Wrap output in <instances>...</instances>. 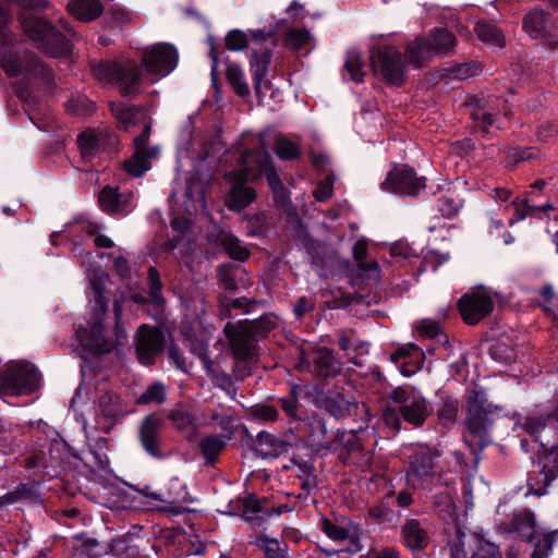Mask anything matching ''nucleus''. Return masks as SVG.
<instances>
[{"instance_id": "32", "label": "nucleus", "mask_w": 558, "mask_h": 558, "mask_svg": "<svg viewBox=\"0 0 558 558\" xmlns=\"http://www.w3.org/2000/svg\"><path fill=\"white\" fill-rule=\"evenodd\" d=\"M339 348L344 351L348 361L354 365H362L361 357L368 354L369 344L366 341L352 339L341 333L338 338Z\"/></svg>"}, {"instance_id": "3", "label": "nucleus", "mask_w": 558, "mask_h": 558, "mask_svg": "<svg viewBox=\"0 0 558 558\" xmlns=\"http://www.w3.org/2000/svg\"><path fill=\"white\" fill-rule=\"evenodd\" d=\"M111 112L117 119L119 126L124 131L129 132L137 125H143L142 133L133 141V155L123 161L125 172L138 178L151 168V159H155L159 154L158 146L147 147L151 125L147 121L146 111L119 102L111 105Z\"/></svg>"}, {"instance_id": "48", "label": "nucleus", "mask_w": 558, "mask_h": 558, "mask_svg": "<svg viewBox=\"0 0 558 558\" xmlns=\"http://www.w3.org/2000/svg\"><path fill=\"white\" fill-rule=\"evenodd\" d=\"M415 352L420 354L418 349L414 345H408L399 348L395 353L391 354V361L400 368L401 373L409 377L416 373V367H408L407 362H402L407 357L411 356V353Z\"/></svg>"}, {"instance_id": "41", "label": "nucleus", "mask_w": 558, "mask_h": 558, "mask_svg": "<svg viewBox=\"0 0 558 558\" xmlns=\"http://www.w3.org/2000/svg\"><path fill=\"white\" fill-rule=\"evenodd\" d=\"M219 245L234 260L244 262L250 255L247 248L232 234H221Z\"/></svg>"}, {"instance_id": "53", "label": "nucleus", "mask_w": 558, "mask_h": 558, "mask_svg": "<svg viewBox=\"0 0 558 558\" xmlns=\"http://www.w3.org/2000/svg\"><path fill=\"white\" fill-rule=\"evenodd\" d=\"M450 74L459 80H466L482 72V65L477 61H469L454 64L449 69Z\"/></svg>"}, {"instance_id": "14", "label": "nucleus", "mask_w": 558, "mask_h": 558, "mask_svg": "<svg viewBox=\"0 0 558 558\" xmlns=\"http://www.w3.org/2000/svg\"><path fill=\"white\" fill-rule=\"evenodd\" d=\"M466 105L471 108V119L478 128L487 132L494 128L497 116L501 111L505 116L508 114V112L501 108V101L499 98L493 95L481 94L472 96L468 100Z\"/></svg>"}, {"instance_id": "13", "label": "nucleus", "mask_w": 558, "mask_h": 558, "mask_svg": "<svg viewBox=\"0 0 558 558\" xmlns=\"http://www.w3.org/2000/svg\"><path fill=\"white\" fill-rule=\"evenodd\" d=\"M381 189L386 192L418 197L425 190V179L417 177L413 169L405 166L395 167L388 172Z\"/></svg>"}, {"instance_id": "8", "label": "nucleus", "mask_w": 558, "mask_h": 558, "mask_svg": "<svg viewBox=\"0 0 558 558\" xmlns=\"http://www.w3.org/2000/svg\"><path fill=\"white\" fill-rule=\"evenodd\" d=\"M40 386L38 369L27 362L9 364L0 375V395L19 396L31 393Z\"/></svg>"}, {"instance_id": "46", "label": "nucleus", "mask_w": 558, "mask_h": 558, "mask_svg": "<svg viewBox=\"0 0 558 558\" xmlns=\"http://www.w3.org/2000/svg\"><path fill=\"white\" fill-rule=\"evenodd\" d=\"M119 65L120 64L110 61L94 62L92 65V72L98 81L102 83H112L117 82Z\"/></svg>"}, {"instance_id": "54", "label": "nucleus", "mask_w": 558, "mask_h": 558, "mask_svg": "<svg viewBox=\"0 0 558 558\" xmlns=\"http://www.w3.org/2000/svg\"><path fill=\"white\" fill-rule=\"evenodd\" d=\"M320 529L332 541L343 542L350 538L347 527L338 525L329 519L325 518L320 521Z\"/></svg>"}, {"instance_id": "37", "label": "nucleus", "mask_w": 558, "mask_h": 558, "mask_svg": "<svg viewBox=\"0 0 558 558\" xmlns=\"http://www.w3.org/2000/svg\"><path fill=\"white\" fill-rule=\"evenodd\" d=\"M354 405L352 397L343 392L333 393L325 399L326 410L337 418L349 415Z\"/></svg>"}, {"instance_id": "7", "label": "nucleus", "mask_w": 558, "mask_h": 558, "mask_svg": "<svg viewBox=\"0 0 558 558\" xmlns=\"http://www.w3.org/2000/svg\"><path fill=\"white\" fill-rule=\"evenodd\" d=\"M22 29L36 47L53 58L65 57L71 45L65 37L48 21L35 15L23 14L20 17Z\"/></svg>"}, {"instance_id": "63", "label": "nucleus", "mask_w": 558, "mask_h": 558, "mask_svg": "<svg viewBox=\"0 0 558 558\" xmlns=\"http://www.w3.org/2000/svg\"><path fill=\"white\" fill-rule=\"evenodd\" d=\"M254 415L256 418L263 420L265 422L276 421L278 417V411L271 405H262L254 410Z\"/></svg>"}, {"instance_id": "23", "label": "nucleus", "mask_w": 558, "mask_h": 558, "mask_svg": "<svg viewBox=\"0 0 558 558\" xmlns=\"http://www.w3.org/2000/svg\"><path fill=\"white\" fill-rule=\"evenodd\" d=\"M341 371V363L336 360L333 352L327 348H317L314 351L313 375L326 379L336 376Z\"/></svg>"}, {"instance_id": "51", "label": "nucleus", "mask_w": 558, "mask_h": 558, "mask_svg": "<svg viewBox=\"0 0 558 558\" xmlns=\"http://www.w3.org/2000/svg\"><path fill=\"white\" fill-rule=\"evenodd\" d=\"M148 286H149V296L151 302L156 306H160L163 304L165 299L161 294L163 284L160 280L159 272L155 267H149L148 269Z\"/></svg>"}, {"instance_id": "62", "label": "nucleus", "mask_w": 558, "mask_h": 558, "mask_svg": "<svg viewBox=\"0 0 558 558\" xmlns=\"http://www.w3.org/2000/svg\"><path fill=\"white\" fill-rule=\"evenodd\" d=\"M366 558H401V556L395 547H383L369 549Z\"/></svg>"}, {"instance_id": "50", "label": "nucleus", "mask_w": 558, "mask_h": 558, "mask_svg": "<svg viewBox=\"0 0 558 558\" xmlns=\"http://www.w3.org/2000/svg\"><path fill=\"white\" fill-rule=\"evenodd\" d=\"M166 400V387L161 383H154L138 397V404L158 403Z\"/></svg>"}, {"instance_id": "34", "label": "nucleus", "mask_w": 558, "mask_h": 558, "mask_svg": "<svg viewBox=\"0 0 558 558\" xmlns=\"http://www.w3.org/2000/svg\"><path fill=\"white\" fill-rule=\"evenodd\" d=\"M168 418L179 432H191L194 434L199 425L197 416L181 404L170 410Z\"/></svg>"}, {"instance_id": "39", "label": "nucleus", "mask_w": 558, "mask_h": 558, "mask_svg": "<svg viewBox=\"0 0 558 558\" xmlns=\"http://www.w3.org/2000/svg\"><path fill=\"white\" fill-rule=\"evenodd\" d=\"M254 544L264 553L266 558H288L287 545L278 538L259 534L256 536Z\"/></svg>"}, {"instance_id": "52", "label": "nucleus", "mask_w": 558, "mask_h": 558, "mask_svg": "<svg viewBox=\"0 0 558 558\" xmlns=\"http://www.w3.org/2000/svg\"><path fill=\"white\" fill-rule=\"evenodd\" d=\"M312 37L307 29L292 28L287 32L284 37V44L287 47L299 50L305 47Z\"/></svg>"}, {"instance_id": "33", "label": "nucleus", "mask_w": 558, "mask_h": 558, "mask_svg": "<svg viewBox=\"0 0 558 558\" xmlns=\"http://www.w3.org/2000/svg\"><path fill=\"white\" fill-rule=\"evenodd\" d=\"M427 39L435 57L449 54L453 51L457 43L453 33L446 28H435Z\"/></svg>"}, {"instance_id": "40", "label": "nucleus", "mask_w": 558, "mask_h": 558, "mask_svg": "<svg viewBox=\"0 0 558 558\" xmlns=\"http://www.w3.org/2000/svg\"><path fill=\"white\" fill-rule=\"evenodd\" d=\"M274 149L277 157L282 160H293L301 156L300 144L283 135L276 137Z\"/></svg>"}, {"instance_id": "9", "label": "nucleus", "mask_w": 558, "mask_h": 558, "mask_svg": "<svg viewBox=\"0 0 558 558\" xmlns=\"http://www.w3.org/2000/svg\"><path fill=\"white\" fill-rule=\"evenodd\" d=\"M0 66L5 74L15 77L26 74L33 77H48L45 65L29 52H17L13 48V35L10 33V41H0Z\"/></svg>"}, {"instance_id": "17", "label": "nucleus", "mask_w": 558, "mask_h": 558, "mask_svg": "<svg viewBox=\"0 0 558 558\" xmlns=\"http://www.w3.org/2000/svg\"><path fill=\"white\" fill-rule=\"evenodd\" d=\"M165 347L163 332L157 327L142 325L135 337V348L138 361L144 365H150L157 354Z\"/></svg>"}, {"instance_id": "28", "label": "nucleus", "mask_w": 558, "mask_h": 558, "mask_svg": "<svg viewBox=\"0 0 558 558\" xmlns=\"http://www.w3.org/2000/svg\"><path fill=\"white\" fill-rule=\"evenodd\" d=\"M469 546L473 558H502L499 546L483 530H476L470 535Z\"/></svg>"}, {"instance_id": "4", "label": "nucleus", "mask_w": 558, "mask_h": 558, "mask_svg": "<svg viewBox=\"0 0 558 558\" xmlns=\"http://www.w3.org/2000/svg\"><path fill=\"white\" fill-rule=\"evenodd\" d=\"M441 452L427 445H420L409 456L405 482L414 489L433 490L441 482L438 460Z\"/></svg>"}, {"instance_id": "58", "label": "nucleus", "mask_w": 558, "mask_h": 558, "mask_svg": "<svg viewBox=\"0 0 558 558\" xmlns=\"http://www.w3.org/2000/svg\"><path fill=\"white\" fill-rule=\"evenodd\" d=\"M460 207V203L447 196L440 197L437 202L438 211L442 217L448 219L454 217L458 214Z\"/></svg>"}, {"instance_id": "29", "label": "nucleus", "mask_w": 558, "mask_h": 558, "mask_svg": "<svg viewBox=\"0 0 558 558\" xmlns=\"http://www.w3.org/2000/svg\"><path fill=\"white\" fill-rule=\"evenodd\" d=\"M549 17L542 10L533 9L529 11L523 20L524 29L530 36L535 38H549L551 37V31L548 26Z\"/></svg>"}, {"instance_id": "43", "label": "nucleus", "mask_w": 558, "mask_h": 558, "mask_svg": "<svg viewBox=\"0 0 558 558\" xmlns=\"http://www.w3.org/2000/svg\"><path fill=\"white\" fill-rule=\"evenodd\" d=\"M226 76L236 95L240 97L250 95V87L245 81L244 72L240 65L235 63H228L226 69Z\"/></svg>"}, {"instance_id": "22", "label": "nucleus", "mask_w": 558, "mask_h": 558, "mask_svg": "<svg viewBox=\"0 0 558 558\" xmlns=\"http://www.w3.org/2000/svg\"><path fill=\"white\" fill-rule=\"evenodd\" d=\"M100 208L111 215H126L133 208V193L105 186L98 195Z\"/></svg>"}, {"instance_id": "42", "label": "nucleus", "mask_w": 558, "mask_h": 558, "mask_svg": "<svg viewBox=\"0 0 558 558\" xmlns=\"http://www.w3.org/2000/svg\"><path fill=\"white\" fill-rule=\"evenodd\" d=\"M185 341L190 350L199 359L205 371L211 374L214 372V363L208 355V342L203 338L198 339L190 335H186Z\"/></svg>"}, {"instance_id": "60", "label": "nucleus", "mask_w": 558, "mask_h": 558, "mask_svg": "<svg viewBox=\"0 0 558 558\" xmlns=\"http://www.w3.org/2000/svg\"><path fill=\"white\" fill-rule=\"evenodd\" d=\"M332 179L326 177V179L316 186L313 196L317 202H325L332 195Z\"/></svg>"}, {"instance_id": "56", "label": "nucleus", "mask_w": 558, "mask_h": 558, "mask_svg": "<svg viewBox=\"0 0 558 558\" xmlns=\"http://www.w3.org/2000/svg\"><path fill=\"white\" fill-rule=\"evenodd\" d=\"M83 231L86 235L94 238V243L97 247H112L113 241L105 235L99 233V227L94 223H85L83 226Z\"/></svg>"}, {"instance_id": "45", "label": "nucleus", "mask_w": 558, "mask_h": 558, "mask_svg": "<svg viewBox=\"0 0 558 558\" xmlns=\"http://www.w3.org/2000/svg\"><path fill=\"white\" fill-rule=\"evenodd\" d=\"M271 514L272 512H270L264 504L254 498H251L245 504L243 510V515L246 521L255 524H260Z\"/></svg>"}, {"instance_id": "49", "label": "nucleus", "mask_w": 558, "mask_h": 558, "mask_svg": "<svg viewBox=\"0 0 558 558\" xmlns=\"http://www.w3.org/2000/svg\"><path fill=\"white\" fill-rule=\"evenodd\" d=\"M246 326H250V330L258 339L265 337L277 326V317L274 315H264L254 322L244 320Z\"/></svg>"}, {"instance_id": "64", "label": "nucleus", "mask_w": 558, "mask_h": 558, "mask_svg": "<svg viewBox=\"0 0 558 558\" xmlns=\"http://www.w3.org/2000/svg\"><path fill=\"white\" fill-rule=\"evenodd\" d=\"M213 421H217L222 430L227 433V435L223 438L227 440L231 439L235 420L232 416L220 417L217 413H214Z\"/></svg>"}, {"instance_id": "21", "label": "nucleus", "mask_w": 558, "mask_h": 558, "mask_svg": "<svg viewBox=\"0 0 558 558\" xmlns=\"http://www.w3.org/2000/svg\"><path fill=\"white\" fill-rule=\"evenodd\" d=\"M163 421L156 415L146 416L140 427V441L144 450L155 459L163 457L160 450V433Z\"/></svg>"}, {"instance_id": "11", "label": "nucleus", "mask_w": 558, "mask_h": 558, "mask_svg": "<svg viewBox=\"0 0 558 558\" xmlns=\"http://www.w3.org/2000/svg\"><path fill=\"white\" fill-rule=\"evenodd\" d=\"M371 65L375 73L392 85H401L404 81L405 63L401 52L391 46H379L371 50Z\"/></svg>"}, {"instance_id": "35", "label": "nucleus", "mask_w": 558, "mask_h": 558, "mask_svg": "<svg viewBox=\"0 0 558 558\" xmlns=\"http://www.w3.org/2000/svg\"><path fill=\"white\" fill-rule=\"evenodd\" d=\"M363 68L364 63L362 61L361 52L356 49L349 50L342 69L343 80L362 83L365 74Z\"/></svg>"}, {"instance_id": "36", "label": "nucleus", "mask_w": 558, "mask_h": 558, "mask_svg": "<svg viewBox=\"0 0 558 558\" xmlns=\"http://www.w3.org/2000/svg\"><path fill=\"white\" fill-rule=\"evenodd\" d=\"M505 210L508 208H512L514 210L515 218H511L509 220V225L513 226L515 222L523 220L527 216H536L539 211L551 210L553 206L550 204H545L543 206H531L527 201L514 198L502 207Z\"/></svg>"}, {"instance_id": "61", "label": "nucleus", "mask_w": 558, "mask_h": 558, "mask_svg": "<svg viewBox=\"0 0 558 558\" xmlns=\"http://www.w3.org/2000/svg\"><path fill=\"white\" fill-rule=\"evenodd\" d=\"M458 414V402L457 401H445L439 409V418L447 423L456 421Z\"/></svg>"}, {"instance_id": "38", "label": "nucleus", "mask_w": 558, "mask_h": 558, "mask_svg": "<svg viewBox=\"0 0 558 558\" xmlns=\"http://www.w3.org/2000/svg\"><path fill=\"white\" fill-rule=\"evenodd\" d=\"M475 32L478 39L493 49L502 48L505 45V36L501 29L493 24L478 22L475 25Z\"/></svg>"}, {"instance_id": "18", "label": "nucleus", "mask_w": 558, "mask_h": 558, "mask_svg": "<svg viewBox=\"0 0 558 558\" xmlns=\"http://www.w3.org/2000/svg\"><path fill=\"white\" fill-rule=\"evenodd\" d=\"M225 333L235 359H251L256 354L257 338L243 320L235 325L228 323L225 326Z\"/></svg>"}, {"instance_id": "10", "label": "nucleus", "mask_w": 558, "mask_h": 558, "mask_svg": "<svg viewBox=\"0 0 558 558\" xmlns=\"http://www.w3.org/2000/svg\"><path fill=\"white\" fill-rule=\"evenodd\" d=\"M178 50L173 45L158 43L144 48L142 66L148 76L149 84L169 75L178 64Z\"/></svg>"}, {"instance_id": "19", "label": "nucleus", "mask_w": 558, "mask_h": 558, "mask_svg": "<svg viewBox=\"0 0 558 558\" xmlns=\"http://www.w3.org/2000/svg\"><path fill=\"white\" fill-rule=\"evenodd\" d=\"M437 492L430 497L432 510L439 520L447 524L457 521V506L454 502L456 489L449 483H440L437 485Z\"/></svg>"}, {"instance_id": "47", "label": "nucleus", "mask_w": 558, "mask_h": 558, "mask_svg": "<svg viewBox=\"0 0 558 558\" xmlns=\"http://www.w3.org/2000/svg\"><path fill=\"white\" fill-rule=\"evenodd\" d=\"M558 539V529L555 531L542 533L537 537L531 558H548L554 543Z\"/></svg>"}, {"instance_id": "57", "label": "nucleus", "mask_w": 558, "mask_h": 558, "mask_svg": "<svg viewBox=\"0 0 558 558\" xmlns=\"http://www.w3.org/2000/svg\"><path fill=\"white\" fill-rule=\"evenodd\" d=\"M247 36L241 31H231L226 37V46L229 50L240 51L247 47Z\"/></svg>"}, {"instance_id": "31", "label": "nucleus", "mask_w": 558, "mask_h": 558, "mask_svg": "<svg viewBox=\"0 0 558 558\" xmlns=\"http://www.w3.org/2000/svg\"><path fill=\"white\" fill-rule=\"evenodd\" d=\"M270 63V52L268 50L262 53L254 52L251 59V71L254 81V88L256 95L259 97L264 88L267 87V83L264 81L268 65Z\"/></svg>"}, {"instance_id": "59", "label": "nucleus", "mask_w": 558, "mask_h": 558, "mask_svg": "<svg viewBox=\"0 0 558 558\" xmlns=\"http://www.w3.org/2000/svg\"><path fill=\"white\" fill-rule=\"evenodd\" d=\"M171 227L178 235L169 242V248L175 250L183 242L189 230V223L184 219L175 218L171 221Z\"/></svg>"}, {"instance_id": "44", "label": "nucleus", "mask_w": 558, "mask_h": 558, "mask_svg": "<svg viewBox=\"0 0 558 558\" xmlns=\"http://www.w3.org/2000/svg\"><path fill=\"white\" fill-rule=\"evenodd\" d=\"M227 445V439L217 435L204 437L199 442V449L206 461L211 463Z\"/></svg>"}, {"instance_id": "6", "label": "nucleus", "mask_w": 558, "mask_h": 558, "mask_svg": "<svg viewBox=\"0 0 558 558\" xmlns=\"http://www.w3.org/2000/svg\"><path fill=\"white\" fill-rule=\"evenodd\" d=\"M392 401L397 404L396 410L385 412V421L388 425L399 429L400 421L396 411L401 414L404 422L418 427L424 424L432 413V407L420 391L413 387H401L392 391Z\"/></svg>"}, {"instance_id": "5", "label": "nucleus", "mask_w": 558, "mask_h": 558, "mask_svg": "<svg viewBox=\"0 0 558 558\" xmlns=\"http://www.w3.org/2000/svg\"><path fill=\"white\" fill-rule=\"evenodd\" d=\"M501 410V407L488 402L486 392L483 389L472 388L468 390L465 425L470 436L473 437V444L480 449L490 444L489 428L492 420L489 415Z\"/></svg>"}, {"instance_id": "15", "label": "nucleus", "mask_w": 558, "mask_h": 558, "mask_svg": "<svg viewBox=\"0 0 558 558\" xmlns=\"http://www.w3.org/2000/svg\"><path fill=\"white\" fill-rule=\"evenodd\" d=\"M77 144L82 158L85 161L92 162L99 151H114L119 140L109 131L95 132L94 130H86L78 135Z\"/></svg>"}, {"instance_id": "16", "label": "nucleus", "mask_w": 558, "mask_h": 558, "mask_svg": "<svg viewBox=\"0 0 558 558\" xmlns=\"http://www.w3.org/2000/svg\"><path fill=\"white\" fill-rule=\"evenodd\" d=\"M494 308V301L486 290H477L464 294L459 301V312L469 325H475Z\"/></svg>"}, {"instance_id": "55", "label": "nucleus", "mask_w": 558, "mask_h": 558, "mask_svg": "<svg viewBox=\"0 0 558 558\" xmlns=\"http://www.w3.org/2000/svg\"><path fill=\"white\" fill-rule=\"evenodd\" d=\"M549 418V415H530L526 416L524 423L522 424V427L529 435L536 438L539 435L541 430L547 425Z\"/></svg>"}, {"instance_id": "24", "label": "nucleus", "mask_w": 558, "mask_h": 558, "mask_svg": "<svg viewBox=\"0 0 558 558\" xmlns=\"http://www.w3.org/2000/svg\"><path fill=\"white\" fill-rule=\"evenodd\" d=\"M66 10L77 21L88 23L102 14L104 5L100 0H69Z\"/></svg>"}, {"instance_id": "12", "label": "nucleus", "mask_w": 558, "mask_h": 558, "mask_svg": "<svg viewBox=\"0 0 558 558\" xmlns=\"http://www.w3.org/2000/svg\"><path fill=\"white\" fill-rule=\"evenodd\" d=\"M129 413L128 404L114 392H105L98 399L95 414V425L84 423V429H98L108 434L112 427Z\"/></svg>"}, {"instance_id": "2", "label": "nucleus", "mask_w": 558, "mask_h": 558, "mask_svg": "<svg viewBox=\"0 0 558 558\" xmlns=\"http://www.w3.org/2000/svg\"><path fill=\"white\" fill-rule=\"evenodd\" d=\"M86 276L89 280L90 291L88 293L89 304L94 311V315L82 328L80 333L81 343L88 351L96 355L111 352L117 345L126 339V332L121 326L122 305L119 301L113 304V313L116 316V338L111 339L105 336L102 320L107 314V300L105 298V287L108 276L100 268H87Z\"/></svg>"}, {"instance_id": "26", "label": "nucleus", "mask_w": 558, "mask_h": 558, "mask_svg": "<svg viewBox=\"0 0 558 558\" xmlns=\"http://www.w3.org/2000/svg\"><path fill=\"white\" fill-rule=\"evenodd\" d=\"M290 444L275 435L260 432L256 439V451L263 458H277L289 451Z\"/></svg>"}, {"instance_id": "1", "label": "nucleus", "mask_w": 558, "mask_h": 558, "mask_svg": "<svg viewBox=\"0 0 558 558\" xmlns=\"http://www.w3.org/2000/svg\"><path fill=\"white\" fill-rule=\"evenodd\" d=\"M267 131L259 133L254 140L257 147L243 151L239 158L238 168L228 174L231 187L226 205L232 211L241 213L256 199V191L248 186L247 182L260 175L266 177L275 197L284 195L283 183L267 149Z\"/></svg>"}, {"instance_id": "25", "label": "nucleus", "mask_w": 558, "mask_h": 558, "mask_svg": "<svg viewBox=\"0 0 558 558\" xmlns=\"http://www.w3.org/2000/svg\"><path fill=\"white\" fill-rule=\"evenodd\" d=\"M403 544L411 550H422L429 542L428 533L416 519H407L401 527Z\"/></svg>"}, {"instance_id": "27", "label": "nucleus", "mask_w": 558, "mask_h": 558, "mask_svg": "<svg viewBox=\"0 0 558 558\" xmlns=\"http://www.w3.org/2000/svg\"><path fill=\"white\" fill-rule=\"evenodd\" d=\"M143 82V75L138 65L130 61L124 65H119V75L117 83L124 96L137 93Z\"/></svg>"}, {"instance_id": "30", "label": "nucleus", "mask_w": 558, "mask_h": 558, "mask_svg": "<svg viewBox=\"0 0 558 558\" xmlns=\"http://www.w3.org/2000/svg\"><path fill=\"white\" fill-rule=\"evenodd\" d=\"M405 57L409 63L421 68L425 62L435 58L427 38L423 36L415 37L407 45Z\"/></svg>"}, {"instance_id": "20", "label": "nucleus", "mask_w": 558, "mask_h": 558, "mask_svg": "<svg viewBox=\"0 0 558 558\" xmlns=\"http://www.w3.org/2000/svg\"><path fill=\"white\" fill-rule=\"evenodd\" d=\"M499 529L504 534H515L520 539L531 543L536 533L535 514L529 509H522L502 521Z\"/></svg>"}]
</instances>
